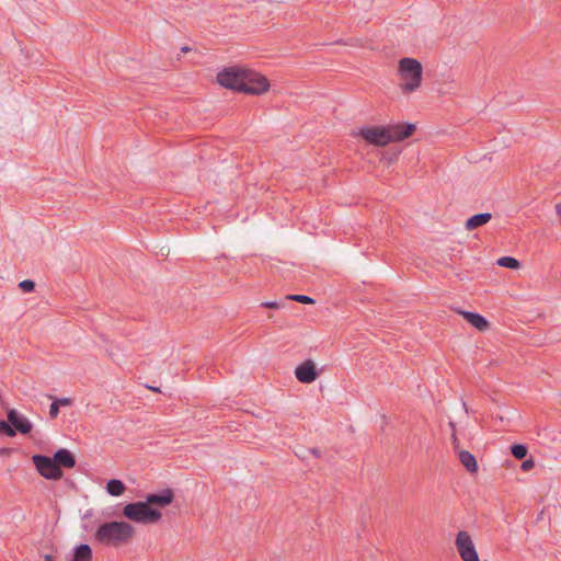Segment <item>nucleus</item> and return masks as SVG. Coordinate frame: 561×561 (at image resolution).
Returning a JSON list of instances; mask_svg holds the SVG:
<instances>
[{
	"label": "nucleus",
	"mask_w": 561,
	"mask_h": 561,
	"mask_svg": "<svg viewBox=\"0 0 561 561\" xmlns=\"http://www.w3.org/2000/svg\"><path fill=\"white\" fill-rule=\"evenodd\" d=\"M59 405L53 401L51 404H50V408H49V416L50 419H56L59 414Z\"/></svg>",
	"instance_id": "25"
},
{
	"label": "nucleus",
	"mask_w": 561,
	"mask_h": 561,
	"mask_svg": "<svg viewBox=\"0 0 561 561\" xmlns=\"http://www.w3.org/2000/svg\"><path fill=\"white\" fill-rule=\"evenodd\" d=\"M33 463L36 467V470L38 473L48 480H59L62 477V470L59 468L54 460V458H50L48 456L44 455H34Z\"/></svg>",
	"instance_id": "6"
},
{
	"label": "nucleus",
	"mask_w": 561,
	"mask_h": 561,
	"mask_svg": "<svg viewBox=\"0 0 561 561\" xmlns=\"http://www.w3.org/2000/svg\"><path fill=\"white\" fill-rule=\"evenodd\" d=\"M123 514L129 520L144 525L156 524L162 517V513L150 506L147 500L126 504Z\"/></svg>",
	"instance_id": "4"
},
{
	"label": "nucleus",
	"mask_w": 561,
	"mask_h": 561,
	"mask_svg": "<svg viewBox=\"0 0 561 561\" xmlns=\"http://www.w3.org/2000/svg\"><path fill=\"white\" fill-rule=\"evenodd\" d=\"M134 534V527L126 522H108L98 528L95 537L106 545L117 546L127 542Z\"/></svg>",
	"instance_id": "2"
},
{
	"label": "nucleus",
	"mask_w": 561,
	"mask_h": 561,
	"mask_svg": "<svg viewBox=\"0 0 561 561\" xmlns=\"http://www.w3.org/2000/svg\"><path fill=\"white\" fill-rule=\"evenodd\" d=\"M44 561H54V558L50 554H45L44 556Z\"/></svg>",
	"instance_id": "29"
},
{
	"label": "nucleus",
	"mask_w": 561,
	"mask_h": 561,
	"mask_svg": "<svg viewBox=\"0 0 561 561\" xmlns=\"http://www.w3.org/2000/svg\"><path fill=\"white\" fill-rule=\"evenodd\" d=\"M244 71L245 69L237 67L226 68L218 72L217 81L224 88L242 92V88L244 87Z\"/></svg>",
	"instance_id": "5"
},
{
	"label": "nucleus",
	"mask_w": 561,
	"mask_h": 561,
	"mask_svg": "<svg viewBox=\"0 0 561 561\" xmlns=\"http://www.w3.org/2000/svg\"><path fill=\"white\" fill-rule=\"evenodd\" d=\"M262 307L268 308V309H279L284 306V304L279 301H265L261 304Z\"/></svg>",
	"instance_id": "24"
},
{
	"label": "nucleus",
	"mask_w": 561,
	"mask_h": 561,
	"mask_svg": "<svg viewBox=\"0 0 561 561\" xmlns=\"http://www.w3.org/2000/svg\"><path fill=\"white\" fill-rule=\"evenodd\" d=\"M497 265L501 267L515 270L519 266V262L513 256H502L497 260Z\"/></svg>",
	"instance_id": "18"
},
{
	"label": "nucleus",
	"mask_w": 561,
	"mask_h": 561,
	"mask_svg": "<svg viewBox=\"0 0 561 561\" xmlns=\"http://www.w3.org/2000/svg\"><path fill=\"white\" fill-rule=\"evenodd\" d=\"M311 455H313L316 458H319L321 456V450L318 448H310L308 450Z\"/></svg>",
	"instance_id": "28"
},
{
	"label": "nucleus",
	"mask_w": 561,
	"mask_h": 561,
	"mask_svg": "<svg viewBox=\"0 0 561 561\" xmlns=\"http://www.w3.org/2000/svg\"><path fill=\"white\" fill-rule=\"evenodd\" d=\"M458 457L461 465L469 471L470 473L478 471V463L476 457L468 450L460 449L458 450Z\"/></svg>",
	"instance_id": "15"
},
{
	"label": "nucleus",
	"mask_w": 561,
	"mask_h": 561,
	"mask_svg": "<svg viewBox=\"0 0 561 561\" xmlns=\"http://www.w3.org/2000/svg\"><path fill=\"white\" fill-rule=\"evenodd\" d=\"M456 547L463 561H480L470 535L461 530L456 537Z\"/></svg>",
	"instance_id": "8"
},
{
	"label": "nucleus",
	"mask_w": 561,
	"mask_h": 561,
	"mask_svg": "<svg viewBox=\"0 0 561 561\" xmlns=\"http://www.w3.org/2000/svg\"><path fill=\"white\" fill-rule=\"evenodd\" d=\"M463 318L479 331H485L489 328V321L481 314L471 311H460Z\"/></svg>",
	"instance_id": "13"
},
{
	"label": "nucleus",
	"mask_w": 561,
	"mask_h": 561,
	"mask_svg": "<svg viewBox=\"0 0 561 561\" xmlns=\"http://www.w3.org/2000/svg\"><path fill=\"white\" fill-rule=\"evenodd\" d=\"M399 76L402 80L401 90L410 93L420 88L423 77V68L419 60L404 57L399 61Z\"/></svg>",
	"instance_id": "3"
},
{
	"label": "nucleus",
	"mask_w": 561,
	"mask_h": 561,
	"mask_svg": "<svg viewBox=\"0 0 561 561\" xmlns=\"http://www.w3.org/2000/svg\"><path fill=\"white\" fill-rule=\"evenodd\" d=\"M126 490L125 484L118 479H111L106 483V491L112 496H119Z\"/></svg>",
	"instance_id": "17"
},
{
	"label": "nucleus",
	"mask_w": 561,
	"mask_h": 561,
	"mask_svg": "<svg viewBox=\"0 0 561 561\" xmlns=\"http://www.w3.org/2000/svg\"><path fill=\"white\" fill-rule=\"evenodd\" d=\"M243 83L242 92L253 95H260L270 88L268 80L264 76L248 69L244 71Z\"/></svg>",
	"instance_id": "7"
},
{
	"label": "nucleus",
	"mask_w": 561,
	"mask_h": 561,
	"mask_svg": "<svg viewBox=\"0 0 561 561\" xmlns=\"http://www.w3.org/2000/svg\"><path fill=\"white\" fill-rule=\"evenodd\" d=\"M527 447L523 444H514L511 447L512 455L518 459L522 460L527 456Z\"/></svg>",
	"instance_id": "19"
},
{
	"label": "nucleus",
	"mask_w": 561,
	"mask_h": 561,
	"mask_svg": "<svg viewBox=\"0 0 561 561\" xmlns=\"http://www.w3.org/2000/svg\"><path fill=\"white\" fill-rule=\"evenodd\" d=\"M415 129L416 126L412 123L368 126L360 128L358 135L370 145L385 147L391 142L409 138Z\"/></svg>",
	"instance_id": "1"
},
{
	"label": "nucleus",
	"mask_w": 561,
	"mask_h": 561,
	"mask_svg": "<svg viewBox=\"0 0 561 561\" xmlns=\"http://www.w3.org/2000/svg\"><path fill=\"white\" fill-rule=\"evenodd\" d=\"M148 388H149L150 390H152V391H156V392H159V391H160V390H159L158 388H156V387H148Z\"/></svg>",
	"instance_id": "30"
},
{
	"label": "nucleus",
	"mask_w": 561,
	"mask_h": 561,
	"mask_svg": "<svg viewBox=\"0 0 561 561\" xmlns=\"http://www.w3.org/2000/svg\"><path fill=\"white\" fill-rule=\"evenodd\" d=\"M295 376L301 383H311L318 378L319 373L316 364L308 359L296 367Z\"/></svg>",
	"instance_id": "9"
},
{
	"label": "nucleus",
	"mask_w": 561,
	"mask_h": 561,
	"mask_svg": "<svg viewBox=\"0 0 561 561\" xmlns=\"http://www.w3.org/2000/svg\"><path fill=\"white\" fill-rule=\"evenodd\" d=\"M491 218H492L491 213L476 214L467 219L465 227L467 230H474L478 227H481V226L488 224L491 220Z\"/></svg>",
	"instance_id": "14"
},
{
	"label": "nucleus",
	"mask_w": 561,
	"mask_h": 561,
	"mask_svg": "<svg viewBox=\"0 0 561 561\" xmlns=\"http://www.w3.org/2000/svg\"><path fill=\"white\" fill-rule=\"evenodd\" d=\"M146 500L150 506L164 507L170 505L174 500V492L172 489H164L161 493H149L146 495Z\"/></svg>",
	"instance_id": "11"
},
{
	"label": "nucleus",
	"mask_w": 561,
	"mask_h": 561,
	"mask_svg": "<svg viewBox=\"0 0 561 561\" xmlns=\"http://www.w3.org/2000/svg\"><path fill=\"white\" fill-rule=\"evenodd\" d=\"M286 299L294 300V301H297L300 304H313L314 302L313 298L306 296V295H299V294L288 295L286 297Z\"/></svg>",
	"instance_id": "20"
},
{
	"label": "nucleus",
	"mask_w": 561,
	"mask_h": 561,
	"mask_svg": "<svg viewBox=\"0 0 561 561\" xmlns=\"http://www.w3.org/2000/svg\"><path fill=\"white\" fill-rule=\"evenodd\" d=\"M535 467V461L533 459L524 460L520 468L523 471H529Z\"/></svg>",
	"instance_id": "27"
},
{
	"label": "nucleus",
	"mask_w": 561,
	"mask_h": 561,
	"mask_svg": "<svg viewBox=\"0 0 561 561\" xmlns=\"http://www.w3.org/2000/svg\"><path fill=\"white\" fill-rule=\"evenodd\" d=\"M71 561H92V549L87 543L77 546L73 550Z\"/></svg>",
	"instance_id": "16"
},
{
	"label": "nucleus",
	"mask_w": 561,
	"mask_h": 561,
	"mask_svg": "<svg viewBox=\"0 0 561 561\" xmlns=\"http://www.w3.org/2000/svg\"><path fill=\"white\" fill-rule=\"evenodd\" d=\"M449 426H450V428L453 431V433H451V442H453L454 449L455 450H460L459 449V440H458L457 435H456V424L450 421L449 422Z\"/></svg>",
	"instance_id": "23"
},
{
	"label": "nucleus",
	"mask_w": 561,
	"mask_h": 561,
	"mask_svg": "<svg viewBox=\"0 0 561 561\" xmlns=\"http://www.w3.org/2000/svg\"><path fill=\"white\" fill-rule=\"evenodd\" d=\"M53 458L59 468L64 467V468L70 469L76 466V458H75L73 454L66 448L58 449L54 454Z\"/></svg>",
	"instance_id": "12"
},
{
	"label": "nucleus",
	"mask_w": 561,
	"mask_h": 561,
	"mask_svg": "<svg viewBox=\"0 0 561 561\" xmlns=\"http://www.w3.org/2000/svg\"><path fill=\"white\" fill-rule=\"evenodd\" d=\"M54 401H55L59 407H68V405H71V404H72V399H70V398H56V399H54Z\"/></svg>",
	"instance_id": "26"
},
{
	"label": "nucleus",
	"mask_w": 561,
	"mask_h": 561,
	"mask_svg": "<svg viewBox=\"0 0 561 561\" xmlns=\"http://www.w3.org/2000/svg\"><path fill=\"white\" fill-rule=\"evenodd\" d=\"M7 416L14 431L20 432L21 434H28L32 431V423L16 410H9Z\"/></svg>",
	"instance_id": "10"
},
{
	"label": "nucleus",
	"mask_w": 561,
	"mask_h": 561,
	"mask_svg": "<svg viewBox=\"0 0 561 561\" xmlns=\"http://www.w3.org/2000/svg\"><path fill=\"white\" fill-rule=\"evenodd\" d=\"M0 434H4L9 437H12L15 435L14 428L11 426V424L5 421H0Z\"/></svg>",
	"instance_id": "21"
},
{
	"label": "nucleus",
	"mask_w": 561,
	"mask_h": 561,
	"mask_svg": "<svg viewBox=\"0 0 561 561\" xmlns=\"http://www.w3.org/2000/svg\"><path fill=\"white\" fill-rule=\"evenodd\" d=\"M19 287L24 293H32L35 289V283L33 280H31V279H24V280L19 283Z\"/></svg>",
	"instance_id": "22"
},
{
	"label": "nucleus",
	"mask_w": 561,
	"mask_h": 561,
	"mask_svg": "<svg viewBox=\"0 0 561 561\" xmlns=\"http://www.w3.org/2000/svg\"><path fill=\"white\" fill-rule=\"evenodd\" d=\"M188 50H190V47H186V46L182 47V51H188Z\"/></svg>",
	"instance_id": "31"
}]
</instances>
